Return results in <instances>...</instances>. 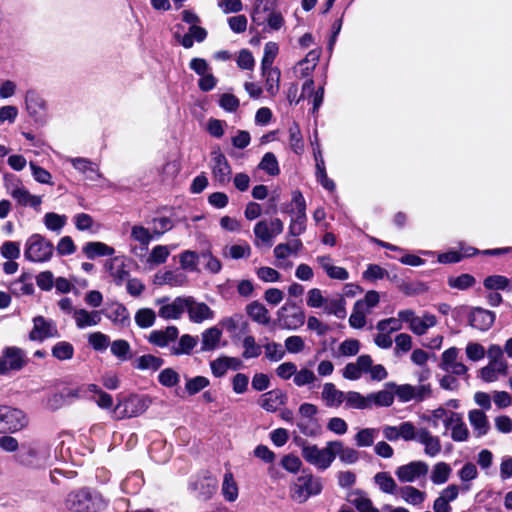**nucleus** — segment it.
I'll return each mask as SVG.
<instances>
[{"instance_id": "393cba45", "label": "nucleus", "mask_w": 512, "mask_h": 512, "mask_svg": "<svg viewBox=\"0 0 512 512\" xmlns=\"http://www.w3.org/2000/svg\"><path fill=\"white\" fill-rule=\"evenodd\" d=\"M495 321V314L489 310L475 308L469 316V324L480 331H487Z\"/></svg>"}, {"instance_id": "338daca9", "label": "nucleus", "mask_w": 512, "mask_h": 512, "mask_svg": "<svg viewBox=\"0 0 512 512\" xmlns=\"http://www.w3.org/2000/svg\"><path fill=\"white\" fill-rule=\"evenodd\" d=\"M210 381L208 378L204 376H196L193 378H189L186 381L185 389L189 395H195L200 392L204 388L208 387Z\"/></svg>"}, {"instance_id": "412c9836", "label": "nucleus", "mask_w": 512, "mask_h": 512, "mask_svg": "<svg viewBox=\"0 0 512 512\" xmlns=\"http://www.w3.org/2000/svg\"><path fill=\"white\" fill-rule=\"evenodd\" d=\"M468 421L472 427L473 436L480 439L490 431V423L487 415L481 409H471L467 414Z\"/></svg>"}, {"instance_id": "aec40b11", "label": "nucleus", "mask_w": 512, "mask_h": 512, "mask_svg": "<svg viewBox=\"0 0 512 512\" xmlns=\"http://www.w3.org/2000/svg\"><path fill=\"white\" fill-rule=\"evenodd\" d=\"M458 358L459 349L451 347L442 353L440 367L448 373L464 375L467 372V367Z\"/></svg>"}, {"instance_id": "cd10ccee", "label": "nucleus", "mask_w": 512, "mask_h": 512, "mask_svg": "<svg viewBox=\"0 0 512 512\" xmlns=\"http://www.w3.org/2000/svg\"><path fill=\"white\" fill-rule=\"evenodd\" d=\"M155 284L169 285L171 287H182L188 283L187 275L179 270L159 272L155 275Z\"/></svg>"}, {"instance_id": "a211bd4d", "label": "nucleus", "mask_w": 512, "mask_h": 512, "mask_svg": "<svg viewBox=\"0 0 512 512\" xmlns=\"http://www.w3.org/2000/svg\"><path fill=\"white\" fill-rule=\"evenodd\" d=\"M416 442L423 446L424 454L430 458H435L442 451L439 436L433 435L426 427L419 428Z\"/></svg>"}, {"instance_id": "c756f323", "label": "nucleus", "mask_w": 512, "mask_h": 512, "mask_svg": "<svg viewBox=\"0 0 512 512\" xmlns=\"http://www.w3.org/2000/svg\"><path fill=\"white\" fill-rule=\"evenodd\" d=\"M178 329L175 326H168L164 330H154L149 334L148 340L151 344L160 348L167 347L178 337Z\"/></svg>"}, {"instance_id": "de8ad7c7", "label": "nucleus", "mask_w": 512, "mask_h": 512, "mask_svg": "<svg viewBox=\"0 0 512 512\" xmlns=\"http://www.w3.org/2000/svg\"><path fill=\"white\" fill-rule=\"evenodd\" d=\"M221 491L224 498L229 502H234L238 497V486L230 471L224 474Z\"/></svg>"}, {"instance_id": "f03ea898", "label": "nucleus", "mask_w": 512, "mask_h": 512, "mask_svg": "<svg viewBox=\"0 0 512 512\" xmlns=\"http://www.w3.org/2000/svg\"><path fill=\"white\" fill-rule=\"evenodd\" d=\"M323 489L322 480L310 473L300 475L290 487V497L293 501L302 504L310 497L317 496Z\"/></svg>"}, {"instance_id": "4d7b16f0", "label": "nucleus", "mask_w": 512, "mask_h": 512, "mask_svg": "<svg viewBox=\"0 0 512 512\" xmlns=\"http://www.w3.org/2000/svg\"><path fill=\"white\" fill-rule=\"evenodd\" d=\"M163 365V360L151 354L142 355L136 360L135 367L139 370H158Z\"/></svg>"}, {"instance_id": "c85d7f7f", "label": "nucleus", "mask_w": 512, "mask_h": 512, "mask_svg": "<svg viewBox=\"0 0 512 512\" xmlns=\"http://www.w3.org/2000/svg\"><path fill=\"white\" fill-rule=\"evenodd\" d=\"M277 0H255L251 13L252 21L257 25H263L267 16L275 12Z\"/></svg>"}, {"instance_id": "bb28decb", "label": "nucleus", "mask_w": 512, "mask_h": 512, "mask_svg": "<svg viewBox=\"0 0 512 512\" xmlns=\"http://www.w3.org/2000/svg\"><path fill=\"white\" fill-rule=\"evenodd\" d=\"M68 161L72 166L90 181H97L102 178L98 165L87 158H70Z\"/></svg>"}, {"instance_id": "79ce46f5", "label": "nucleus", "mask_w": 512, "mask_h": 512, "mask_svg": "<svg viewBox=\"0 0 512 512\" xmlns=\"http://www.w3.org/2000/svg\"><path fill=\"white\" fill-rule=\"evenodd\" d=\"M451 473L452 469L448 463L443 461L437 462L433 465L430 479L433 484L441 485L449 480Z\"/></svg>"}, {"instance_id": "49530a36", "label": "nucleus", "mask_w": 512, "mask_h": 512, "mask_svg": "<svg viewBox=\"0 0 512 512\" xmlns=\"http://www.w3.org/2000/svg\"><path fill=\"white\" fill-rule=\"evenodd\" d=\"M374 482L383 493L395 494L399 490L395 480L387 472H378L374 476Z\"/></svg>"}, {"instance_id": "ddd939ff", "label": "nucleus", "mask_w": 512, "mask_h": 512, "mask_svg": "<svg viewBox=\"0 0 512 512\" xmlns=\"http://www.w3.org/2000/svg\"><path fill=\"white\" fill-rule=\"evenodd\" d=\"M279 325L288 330H296L305 323V313L298 307L283 306L278 312Z\"/></svg>"}, {"instance_id": "e433bc0d", "label": "nucleus", "mask_w": 512, "mask_h": 512, "mask_svg": "<svg viewBox=\"0 0 512 512\" xmlns=\"http://www.w3.org/2000/svg\"><path fill=\"white\" fill-rule=\"evenodd\" d=\"M437 325V318L435 315L425 312L422 316H418L410 327L412 333L416 335H424L427 331Z\"/></svg>"}, {"instance_id": "4c0bfd02", "label": "nucleus", "mask_w": 512, "mask_h": 512, "mask_svg": "<svg viewBox=\"0 0 512 512\" xmlns=\"http://www.w3.org/2000/svg\"><path fill=\"white\" fill-rule=\"evenodd\" d=\"M324 311L327 314L334 315L338 319L346 317V301L343 296L338 295L333 298H327L324 304Z\"/></svg>"}, {"instance_id": "8fccbe9b", "label": "nucleus", "mask_w": 512, "mask_h": 512, "mask_svg": "<svg viewBox=\"0 0 512 512\" xmlns=\"http://www.w3.org/2000/svg\"><path fill=\"white\" fill-rule=\"evenodd\" d=\"M318 381L317 375L313 370L302 367L301 369H297L295 377L293 378V383L297 387L311 386L314 385Z\"/></svg>"}, {"instance_id": "774afa93", "label": "nucleus", "mask_w": 512, "mask_h": 512, "mask_svg": "<svg viewBox=\"0 0 512 512\" xmlns=\"http://www.w3.org/2000/svg\"><path fill=\"white\" fill-rule=\"evenodd\" d=\"M180 265L182 269L189 271H197L198 254L191 250H186L179 255Z\"/></svg>"}, {"instance_id": "bf43d9fd", "label": "nucleus", "mask_w": 512, "mask_h": 512, "mask_svg": "<svg viewBox=\"0 0 512 512\" xmlns=\"http://www.w3.org/2000/svg\"><path fill=\"white\" fill-rule=\"evenodd\" d=\"M387 387H390L393 390V394L396 395L401 402H408L415 398L414 386L412 385L388 383Z\"/></svg>"}, {"instance_id": "4468645a", "label": "nucleus", "mask_w": 512, "mask_h": 512, "mask_svg": "<svg viewBox=\"0 0 512 512\" xmlns=\"http://www.w3.org/2000/svg\"><path fill=\"white\" fill-rule=\"evenodd\" d=\"M155 303L159 306L158 314L161 318L176 320L184 313L186 300L185 297H176L172 302H168V298L163 297L156 299Z\"/></svg>"}, {"instance_id": "864d4df0", "label": "nucleus", "mask_w": 512, "mask_h": 512, "mask_svg": "<svg viewBox=\"0 0 512 512\" xmlns=\"http://www.w3.org/2000/svg\"><path fill=\"white\" fill-rule=\"evenodd\" d=\"M379 431L376 428H363L355 435V442L358 447H369L378 437Z\"/></svg>"}, {"instance_id": "c03bdc74", "label": "nucleus", "mask_w": 512, "mask_h": 512, "mask_svg": "<svg viewBox=\"0 0 512 512\" xmlns=\"http://www.w3.org/2000/svg\"><path fill=\"white\" fill-rule=\"evenodd\" d=\"M247 314L257 323L267 325L270 322L269 312L265 306L257 301L247 305Z\"/></svg>"}, {"instance_id": "dca6fc26", "label": "nucleus", "mask_w": 512, "mask_h": 512, "mask_svg": "<svg viewBox=\"0 0 512 512\" xmlns=\"http://www.w3.org/2000/svg\"><path fill=\"white\" fill-rule=\"evenodd\" d=\"M50 459V447L48 445H30L21 462L27 466L41 468Z\"/></svg>"}, {"instance_id": "a878e982", "label": "nucleus", "mask_w": 512, "mask_h": 512, "mask_svg": "<svg viewBox=\"0 0 512 512\" xmlns=\"http://www.w3.org/2000/svg\"><path fill=\"white\" fill-rule=\"evenodd\" d=\"M102 314L106 316L113 324L126 326L130 321V314L127 308L118 302L111 303L103 309Z\"/></svg>"}, {"instance_id": "9b49d317", "label": "nucleus", "mask_w": 512, "mask_h": 512, "mask_svg": "<svg viewBox=\"0 0 512 512\" xmlns=\"http://www.w3.org/2000/svg\"><path fill=\"white\" fill-rule=\"evenodd\" d=\"M211 170L214 181L220 185H226L230 182L232 169L226 156L219 148L211 152Z\"/></svg>"}, {"instance_id": "5701e85b", "label": "nucleus", "mask_w": 512, "mask_h": 512, "mask_svg": "<svg viewBox=\"0 0 512 512\" xmlns=\"http://www.w3.org/2000/svg\"><path fill=\"white\" fill-rule=\"evenodd\" d=\"M345 392L337 389L334 383L326 382L322 386L320 398L329 408H338L344 403Z\"/></svg>"}, {"instance_id": "20e7f679", "label": "nucleus", "mask_w": 512, "mask_h": 512, "mask_svg": "<svg viewBox=\"0 0 512 512\" xmlns=\"http://www.w3.org/2000/svg\"><path fill=\"white\" fill-rule=\"evenodd\" d=\"M152 404L148 395L130 394L119 400L114 413L118 419L133 418L144 414Z\"/></svg>"}, {"instance_id": "09e8293b", "label": "nucleus", "mask_w": 512, "mask_h": 512, "mask_svg": "<svg viewBox=\"0 0 512 512\" xmlns=\"http://www.w3.org/2000/svg\"><path fill=\"white\" fill-rule=\"evenodd\" d=\"M110 350L111 353L122 362L127 361L132 357L131 346L123 339L113 341L110 344Z\"/></svg>"}, {"instance_id": "5fc2aeb1", "label": "nucleus", "mask_w": 512, "mask_h": 512, "mask_svg": "<svg viewBox=\"0 0 512 512\" xmlns=\"http://www.w3.org/2000/svg\"><path fill=\"white\" fill-rule=\"evenodd\" d=\"M279 53V46L276 42H267L264 46L261 69L274 68L273 62Z\"/></svg>"}, {"instance_id": "680f3d73", "label": "nucleus", "mask_w": 512, "mask_h": 512, "mask_svg": "<svg viewBox=\"0 0 512 512\" xmlns=\"http://www.w3.org/2000/svg\"><path fill=\"white\" fill-rule=\"evenodd\" d=\"M196 344V338L188 334L182 335L179 340L178 346L172 348V353L174 355L189 354L194 349Z\"/></svg>"}, {"instance_id": "e2e57ef3", "label": "nucleus", "mask_w": 512, "mask_h": 512, "mask_svg": "<svg viewBox=\"0 0 512 512\" xmlns=\"http://www.w3.org/2000/svg\"><path fill=\"white\" fill-rule=\"evenodd\" d=\"M66 216L49 212L44 216V224L47 229L59 232L66 224Z\"/></svg>"}, {"instance_id": "a19ab883", "label": "nucleus", "mask_w": 512, "mask_h": 512, "mask_svg": "<svg viewBox=\"0 0 512 512\" xmlns=\"http://www.w3.org/2000/svg\"><path fill=\"white\" fill-rule=\"evenodd\" d=\"M251 255V247L247 242L226 246L223 249V256L233 260L249 258Z\"/></svg>"}, {"instance_id": "72a5a7b5", "label": "nucleus", "mask_w": 512, "mask_h": 512, "mask_svg": "<svg viewBox=\"0 0 512 512\" xmlns=\"http://www.w3.org/2000/svg\"><path fill=\"white\" fill-rule=\"evenodd\" d=\"M398 493L404 502L413 506L421 505L426 499L425 492L411 485L400 487Z\"/></svg>"}, {"instance_id": "f8f14e48", "label": "nucleus", "mask_w": 512, "mask_h": 512, "mask_svg": "<svg viewBox=\"0 0 512 512\" xmlns=\"http://www.w3.org/2000/svg\"><path fill=\"white\" fill-rule=\"evenodd\" d=\"M32 322L33 328L29 333V339L31 341L42 342L48 338L59 337V331L53 320L47 319L43 316H36L33 318Z\"/></svg>"}, {"instance_id": "603ef678", "label": "nucleus", "mask_w": 512, "mask_h": 512, "mask_svg": "<svg viewBox=\"0 0 512 512\" xmlns=\"http://www.w3.org/2000/svg\"><path fill=\"white\" fill-rule=\"evenodd\" d=\"M221 338V331L212 327L205 330L202 334V350L210 351L216 348Z\"/></svg>"}, {"instance_id": "58836bf2", "label": "nucleus", "mask_w": 512, "mask_h": 512, "mask_svg": "<svg viewBox=\"0 0 512 512\" xmlns=\"http://www.w3.org/2000/svg\"><path fill=\"white\" fill-rule=\"evenodd\" d=\"M508 364L488 363L487 366L480 370V377L485 382H494L499 376L506 375Z\"/></svg>"}, {"instance_id": "39448f33", "label": "nucleus", "mask_w": 512, "mask_h": 512, "mask_svg": "<svg viewBox=\"0 0 512 512\" xmlns=\"http://www.w3.org/2000/svg\"><path fill=\"white\" fill-rule=\"evenodd\" d=\"M302 457L319 470L328 469L334 461L333 441L327 442L324 448H319L314 444H304Z\"/></svg>"}, {"instance_id": "b1692460", "label": "nucleus", "mask_w": 512, "mask_h": 512, "mask_svg": "<svg viewBox=\"0 0 512 512\" xmlns=\"http://www.w3.org/2000/svg\"><path fill=\"white\" fill-rule=\"evenodd\" d=\"M73 319L78 329L97 326L102 320V312L99 310L88 311L86 309H75Z\"/></svg>"}, {"instance_id": "473e14b6", "label": "nucleus", "mask_w": 512, "mask_h": 512, "mask_svg": "<svg viewBox=\"0 0 512 512\" xmlns=\"http://www.w3.org/2000/svg\"><path fill=\"white\" fill-rule=\"evenodd\" d=\"M83 253L89 259H95L96 257L112 256L115 253V249L103 242H88L83 247Z\"/></svg>"}, {"instance_id": "9d476101", "label": "nucleus", "mask_w": 512, "mask_h": 512, "mask_svg": "<svg viewBox=\"0 0 512 512\" xmlns=\"http://www.w3.org/2000/svg\"><path fill=\"white\" fill-rule=\"evenodd\" d=\"M429 471V465L422 460L411 461L397 467L395 475L402 483H413L425 479Z\"/></svg>"}, {"instance_id": "7ed1b4c3", "label": "nucleus", "mask_w": 512, "mask_h": 512, "mask_svg": "<svg viewBox=\"0 0 512 512\" xmlns=\"http://www.w3.org/2000/svg\"><path fill=\"white\" fill-rule=\"evenodd\" d=\"M53 253V244L40 234H32L25 242L24 257L30 262H47L52 258Z\"/></svg>"}, {"instance_id": "4be33fe9", "label": "nucleus", "mask_w": 512, "mask_h": 512, "mask_svg": "<svg viewBox=\"0 0 512 512\" xmlns=\"http://www.w3.org/2000/svg\"><path fill=\"white\" fill-rule=\"evenodd\" d=\"M370 363L372 358L369 355H361L355 362H350L344 367L342 375L348 380H358L363 373L368 372Z\"/></svg>"}, {"instance_id": "423d86ee", "label": "nucleus", "mask_w": 512, "mask_h": 512, "mask_svg": "<svg viewBox=\"0 0 512 512\" xmlns=\"http://www.w3.org/2000/svg\"><path fill=\"white\" fill-rule=\"evenodd\" d=\"M283 229L284 224L279 218L261 220L257 222L253 229L255 235L254 245L256 247H271L273 245L274 238L281 234Z\"/></svg>"}, {"instance_id": "ea45409f", "label": "nucleus", "mask_w": 512, "mask_h": 512, "mask_svg": "<svg viewBox=\"0 0 512 512\" xmlns=\"http://www.w3.org/2000/svg\"><path fill=\"white\" fill-rule=\"evenodd\" d=\"M345 408L364 410L370 408V402L367 396H363L357 391H348L344 395Z\"/></svg>"}, {"instance_id": "6e6552de", "label": "nucleus", "mask_w": 512, "mask_h": 512, "mask_svg": "<svg viewBox=\"0 0 512 512\" xmlns=\"http://www.w3.org/2000/svg\"><path fill=\"white\" fill-rule=\"evenodd\" d=\"M27 364L26 353L19 347H5L0 354V375L19 371Z\"/></svg>"}, {"instance_id": "6e6d98bb", "label": "nucleus", "mask_w": 512, "mask_h": 512, "mask_svg": "<svg viewBox=\"0 0 512 512\" xmlns=\"http://www.w3.org/2000/svg\"><path fill=\"white\" fill-rule=\"evenodd\" d=\"M134 319L137 326L146 329L154 325L156 314L150 308H141L135 313Z\"/></svg>"}, {"instance_id": "7c9ffc66", "label": "nucleus", "mask_w": 512, "mask_h": 512, "mask_svg": "<svg viewBox=\"0 0 512 512\" xmlns=\"http://www.w3.org/2000/svg\"><path fill=\"white\" fill-rule=\"evenodd\" d=\"M11 197L22 206H30L33 208H38L41 203V197L37 195H32L24 186L17 185L10 191Z\"/></svg>"}, {"instance_id": "f3484780", "label": "nucleus", "mask_w": 512, "mask_h": 512, "mask_svg": "<svg viewBox=\"0 0 512 512\" xmlns=\"http://www.w3.org/2000/svg\"><path fill=\"white\" fill-rule=\"evenodd\" d=\"M185 311L188 312L190 321L194 323H202L205 320L214 318V312L204 302H198L191 296L185 297Z\"/></svg>"}, {"instance_id": "3c124183", "label": "nucleus", "mask_w": 512, "mask_h": 512, "mask_svg": "<svg viewBox=\"0 0 512 512\" xmlns=\"http://www.w3.org/2000/svg\"><path fill=\"white\" fill-rule=\"evenodd\" d=\"M370 408L375 405L378 407H389L394 402V394L392 391L381 390L368 395Z\"/></svg>"}, {"instance_id": "f704fd0d", "label": "nucleus", "mask_w": 512, "mask_h": 512, "mask_svg": "<svg viewBox=\"0 0 512 512\" xmlns=\"http://www.w3.org/2000/svg\"><path fill=\"white\" fill-rule=\"evenodd\" d=\"M334 458L339 457V460L345 464H354L359 460V452L354 448L344 446L341 441H333Z\"/></svg>"}, {"instance_id": "a18cd8bd", "label": "nucleus", "mask_w": 512, "mask_h": 512, "mask_svg": "<svg viewBox=\"0 0 512 512\" xmlns=\"http://www.w3.org/2000/svg\"><path fill=\"white\" fill-rule=\"evenodd\" d=\"M91 392H98L96 384H82L65 391L66 399H92Z\"/></svg>"}, {"instance_id": "052dcab7", "label": "nucleus", "mask_w": 512, "mask_h": 512, "mask_svg": "<svg viewBox=\"0 0 512 512\" xmlns=\"http://www.w3.org/2000/svg\"><path fill=\"white\" fill-rule=\"evenodd\" d=\"M52 355L58 360H69L74 355V347L66 341L57 342L52 348Z\"/></svg>"}, {"instance_id": "13d9d810", "label": "nucleus", "mask_w": 512, "mask_h": 512, "mask_svg": "<svg viewBox=\"0 0 512 512\" xmlns=\"http://www.w3.org/2000/svg\"><path fill=\"white\" fill-rule=\"evenodd\" d=\"M366 313L364 304L362 302H356L353 308V312L349 317V324L351 327L360 329L366 324Z\"/></svg>"}, {"instance_id": "2f4dec72", "label": "nucleus", "mask_w": 512, "mask_h": 512, "mask_svg": "<svg viewBox=\"0 0 512 512\" xmlns=\"http://www.w3.org/2000/svg\"><path fill=\"white\" fill-rule=\"evenodd\" d=\"M285 402V395L280 390H271L264 393L259 405L268 412L276 411Z\"/></svg>"}, {"instance_id": "0e129e2a", "label": "nucleus", "mask_w": 512, "mask_h": 512, "mask_svg": "<svg viewBox=\"0 0 512 512\" xmlns=\"http://www.w3.org/2000/svg\"><path fill=\"white\" fill-rule=\"evenodd\" d=\"M259 169L267 172L269 175L275 176L279 174V166L276 156L268 152L266 153L258 165Z\"/></svg>"}, {"instance_id": "37998d69", "label": "nucleus", "mask_w": 512, "mask_h": 512, "mask_svg": "<svg viewBox=\"0 0 512 512\" xmlns=\"http://www.w3.org/2000/svg\"><path fill=\"white\" fill-rule=\"evenodd\" d=\"M261 70L263 77H265L267 92L272 96L276 95L280 88V70L276 67Z\"/></svg>"}, {"instance_id": "2eb2a0df", "label": "nucleus", "mask_w": 512, "mask_h": 512, "mask_svg": "<svg viewBox=\"0 0 512 512\" xmlns=\"http://www.w3.org/2000/svg\"><path fill=\"white\" fill-rule=\"evenodd\" d=\"M25 108L30 117L36 122H43L47 110L44 98L35 90H28L25 94Z\"/></svg>"}, {"instance_id": "f257e3e1", "label": "nucleus", "mask_w": 512, "mask_h": 512, "mask_svg": "<svg viewBox=\"0 0 512 512\" xmlns=\"http://www.w3.org/2000/svg\"><path fill=\"white\" fill-rule=\"evenodd\" d=\"M106 506L103 497L82 489L69 493L65 499V507L74 512H97Z\"/></svg>"}, {"instance_id": "1a4fd4ad", "label": "nucleus", "mask_w": 512, "mask_h": 512, "mask_svg": "<svg viewBox=\"0 0 512 512\" xmlns=\"http://www.w3.org/2000/svg\"><path fill=\"white\" fill-rule=\"evenodd\" d=\"M318 413V407L312 403H303L298 408L300 417L297 426L302 434L313 437L319 434L320 426L315 418Z\"/></svg>"}, {"instance_id": "c9c22d12", "label": "nucleus", "mask_w": 512, "mask_h": 512, "mask_svg": "<svg viewBox=\"0 0 512 512\" xmlns=\"http://www.w3.org/2000/svg\"><path fill=\"white\" fill-rule=\"evenodd\" d=\"M348 500L353 504L359 512H379L373 506L372 501L361 490H355L349 494Z\"/></svg>"}, {"instance_id": "69168bd1", "label": "nucleus", "mask_w": 512, "mask_h": 512, "mask_svg": "<svg viewBox=\"0 0 512 512\" xmlns=\"http://www.w3.org/2000/svg\"><path fill=\"white\" fill-rule=\"evenodd\" d=\"M170 250L165 245H157L148 256L147 262L153 265H160L166 262Z\"/></svg>"}, {"instance_id": "6ab92c4d", "label": "nucleus", "mask_w": 512, "mask_h": 512, "mask_svg": "<svg viewBox=\"0 0 512 512\" xmlns=\"http://www.w3.org/2000/svg\"><path fill=\"white\" fill-rule=\"evenodd\" d=\"M445 428L450 431V438L454 442H467L470 439L471 433L463 420V415L459 412L454 411L453 415H450Z\"/></svg>"}, {"instance_id": "0eeeda50", "label": "nucleus", "mask_w": 512, "mask_h": 512, "mask_svg": "<svg viewBox=\"0 0 512 512\" xmlns=\"http://www.w3.org/2000/svg\"><path fill=\"white\" fill-rule=\"evenodd\" d=\"M28 424L26 414L17 408L0 406V433L16 432Z\"/></svg>"}]
</instances>
